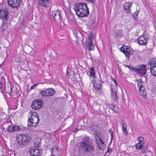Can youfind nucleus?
Wrapping results in <instances>:
<instances>
[{"label":"nucleus","mask_w":156,"mask_h":156,"mask_svg":"<svg viewBox=\"0 0 156 156\" xmlns=\"http://www.w3.org/2000/svg\"><path fill=\"white\" fill-rule=\"evenodd\" d=\"M41 140L39 138L35 139L34 140V146L35 147L38 148L40 145Z\"/></svg>","instance_id":"22"},{"label":"nucleus","mask_w":156,"mask_h":156,"mask_svg":"<svg viewBox=\"0 0 156 156\" xmlns=\"http://www.w3.org/2000/svg\"><path fill=\"white\" fill-rule=\"evenodd\" d=\"M112 151V149L111 148H108L107 150V152H110Z\"/></svg>","instance_id":"42"},{"label":"nucleus","mask_w":156,"mask_h":156,"mask_svg":"<svg viewBox=\"0 0 156 156\" xmlns=\"http://www.w3.org/2000/svg\"><path fill=\"white\" fill-rule=\"evenodd\" d=\"M112 88L114 90V89H115V88L116 89V87L114 86L113 85L111 86V91L112 92Z\"/></svg>","instance_id":"41"},{"label":"nucleus","mask_w":156,"mask_h":156,"mask_svg":"<svg viewBox=\"0 0 156 156\" xmlns=\"http://www.w3.org/2000/svg\"><path fill=\"white\" fill-rule=\"evenodd\" d=\"M52 154L54 156H57L59 154L58 149V147H53L51 149Z\"/></svg>","instance_id":"21"},{"label":"nucleus","mask_w":156,"mask_h":156,"mask_svg":"<svg viewBox=\"0 0 156 156\" xmlns=\"http://www.w3.org/2000/svg\"><path fill=\"white\" fill-rule=\"evenodd\" d=\"M109 107L111 109H113L114 108V105L112 104H111L109 106Z\"/></svg>","instance_id":"37"},{"label":"nucleus","mask_w":156,"mask_h":156,"mask_svg":"<svg viewBox=\"0 0 156 156\" xmlns=\"http://www.w3.org/2000/svg\"><path fill=\"white\" fill-rule=\"evenodd\" d=\"M49 2V0H40L38 1V3L40 6L46 8L49 6L48 4Z\"/></svg>","instance_id":"19"},{"label":"nucleus","mask_w":156,"mask_h":156,"mask_svg":"<svg viewBox=\"0 0 156 156\" xmlns=\"http://www.w3.org/2000/svg\"><path fill=\"white\" fill-rule=\"evenodd\" d=\"M132 3L131 2H126L124 4L123 6L125 11L127 13H130L131 9L130 8L132 7Z\"/></svg>","instance_id":"16"},{"label":"nucleus","mask_w":156,"mask_h":156,"mask_svg":"<svg viewBox=\"0 0 156 156\" xmlns=\"http://www.w3.org/2000/svg\"><path fill=\"white\" fill-rule=\"evenodd\" d=\"M52 15L55 20H56V19L55 18V17L57 18V19H58L60 17L59 13L55 11H52Z\"/></svg>","instance_id":"24"},{"label":"nucleus","mask_w":156,"mask_h":156,"mask_svg":"<svg viewBox=\"0 0 156 156\" xmlns=\"http://www.w3.org/2000/svg\"><path fill=\"white\" fill-rule=\"evenodd\" d=\"M119 49L120 51L125 55L128 59L129 58L130 55L133 54V50L128 46L125 45H123Z\"/></svg>","instance_id":"6"},{"label":"nucleus","mask_w":156,"mask_h":156,"mask_svg":"<svg viewBox=\"0 0 156 156\" xmlns=\"http://www.w3.org/2000/svg\"><path fill=\"white\" fill-rule=\"evenodd\" d=\"M73 34H74V36L76 37V36H77V34H76V31H73Z\"/></svg>","instance_id":"40"},{"label":"nucleus","mask_w":156,"mask_h":156,"mask_svg":"<svg viewBox=\"0 0 156 156\" xmlns=\"http://www.w3.org/2000/svg\"><path fill=\"white\" fill-rule=\"evenodd\" d=\"M16 139L18 144L20 146H22L27 144L31 138L28 135L19 134L17 136Z\"/></svg>","instance_id":"3"},{"label":"nucleus","mask_w":156,"mask_h":156,"mask_svg":"<svg viewBox=\"0 0 156 156\" xmlns=\"http://www.w3.org/2000/svg\"><path fill=\"white\" fill-rule=\"evenodd\" d=\"M90 73L91 76H93L94 75L95 73L93 67H91L90 68Z\"/></svg>","instance_id":"29"},{"label":"nucleus","mask_w":156,"mask_h":156,"mask_svg":"<svg viewBox=\"0 0 156 156\" xmlns=\"http://www.w3.org/2000/svg\"><path fill=\"white\" fill-rule=\"evenodd\" d=\"M148 69H150V72L152 75L156 76V61H152L149 62Z\"/></svg>","instance_id":"11"},{"label":"nucleus","mask_w":156,"mask_h":156,"mask_svg":"<svg viewBox=\"0 0 156 156\" xmlns=\"http://www.w3.org/2000/svg\"><path fill=\"white\" fill-rule=\"evenodd\" d=\"M80 143V148L86 153L92 151L94 149L92 144L89 142V138L88 136H86L83 138Z\"/></svg>","instance_id":"2"},{"label":"nucleus","mask_w":156,"mask_h":156,"mask_svg":"<svg viewBox=\"0 0 156 156\" xmlns=\"http://www.w3.org/2000/svg\"><path fill=\"white\" fill-rule=\"evenodd\" d=\"M30 115L31 117H38V114L35 112H30Z\"/></svg>","instance_id":"30"},{"label":"nucleus","mask_w":156,"mask_h":156,"mask_svg":"<svg viewBox=\"0 0 156 156\" xmlns=\"http://www.w3.org/2000/svg\"><path fill=\"white\" fill-rule=\"evenodd\" d=\"M37 118V122L39 120V118L38 117H37V118Z\"/></svg>","instance_id":"44"},{"label":"nucleus","mask_w":156,"mask_h":156,"mask_svg":"<svg viewBox=\"0 0 156 156\" xmlns=\"http://www.w3.org/2000/svg\"><path fill=\"white\" fill-rule=\"evenodd\" d=\"M94 81L93 82L94 88L96 90H98L100 89L101 87V78L100 75L99 78L94 76Z\"/></svg>","instance_id":"10"},{"label":"nucleus","mask_w":156,"mask_h":156,"mask_svg":"<svg viewBox=\"0 0 156 156\" xmlns=\"http://www.w3.org/2000/svg\"><path fill=\"white\" fill-rule=\"evenodd\" d=\"M4 25H3L1 27V30H3V31L5 30V29H6V27H4Z\"/></svg>","instance_id":"35"},{"label":"nucleus","mask_w":156,"mask_h":156,"mask_svg":"<svg viewBox=\"0 0 156 156\" xmlns=\"http://www.w3.org/2000/svg\"><path fill=\"white\" fill-rule=\"evenodd\" d=\"M121 124L122 125H123V124H126V123L123 120H122L121 121Z\"/></svg>","instance_id":"43"},{"label":"nucleus","mask_w":156,"mask_h":156,"mask_svg":"<svg viewBox=\"0 0 156 156\" xmlns=\"http://www.w3.org/2000/svg\"><path fill=\"white\" fill-rule=\"evenodd\" d=\"M88 37L90 41H87L86 43V45L87 47L88 48V50L89 51H91L94 49V45L91 41L94 38L93 34L92 33H90L88 35Z\"/></svg>","instance_id":"9"},{"label":"nucleus","mask_w":156,"mask_h":156,"mask_svg":"<svg viewBox=\"0 0 156 156\" xmlns=\"http://www.w3.org/2000/svg\"><path fill=\"white\" fill-rule=\"evenodd\" d=\"M77 128H76V129H75V130H74V131L75 132H76V131H77Z\"/></svg>","instance_id":"45"},{"label":"nucleus","mask_w":156,"mask_h":156,"mask_svg":"<svg viewBox=\"0 0 156 156\" xmlns=\"http://www.w3.org/2000/svg\"><path fill=\"white\" fill-rule=\"evenodd\" d=\"M55 94V91L52 88H48L40 92V94L43 97H51Z\"/></svg>","instance_id":"8"},{"label":"nucleus","mask_w":156,"mask_h":156,"mask_svg":"<svg viewBox=\"0 0 156 156\" xmlns=\"http://www.w3.org/2000/svg\"><path fill=\"white\" fill-rule=\"evenodd\" d=\"M139 11H137V10L135 12V13L134 14H136V16H137L138 14L139 13Z\"/></svg>","instance_id":"39"},{"label":"nucleus","mask_w":156,"mask_h":156,"mask_svg":"<svg viewBox=\"0 0 156 156\" xmlns=\"http://www.w3.org/2000/svg\"><path fill=\"white\" fill-rule=\"evenodd\" d=\"M88 1L89 2H91L92 3H94L95 2V0H86Z\"/></svg>","instance_id":"34"},{"label":"nucleus","mask_w":156,"mask_h":156,"mask_svg":"<svg viewBox=\"0 0 156 156\" xmlns=\"http://www.w3.org/2000/svg\"><path fill=\"white\" fill-rule=\"evenodd\" d=\"M137 139L139 141V143H138L144 144V139L143 137L139 136Z\"/></svg>","instance_id":"27"},{"label":"nucleus","mask_w":156,"mask_h":156,"mask_svg":"<svg viewBox=\"0 0 156 156\" xmlns=\"http://www.w3.org/2000/svg\"><path fill=\"white\" fill-rule=\"evenodd\" d=\"M138 87H139V90L140 95L143 97H144L147 94V92L144 90V87L142 85V81L141 80H138Z\"/></svg>","instance_id":"13"},{"label":"nucleus","mask_w":156,"mask_h":156,"mask_svg":"<svg viewBox=\"0 0 156 156\" xmlns=\"http://www.w3.org/2000/svg\"><path fill=\"white\" fill-rule=\"evenodd\" d=\"M66 73H67V75H69V74L68 73V71H67V70Z\"/></svg>","instance_id":"47"},{"label":"nucleus","mask_w":156,"mask_h":156,"mask_svg":"<svg viewBox=\"0 0 156 156\" xmlns=\"http://www.w3.org/2000/svg\"><path fill=\"white\" fill-rule=\"evenodd\" d=\"M128 67L130 70L134 71L140 74L144 75L145 77H147V75L146 74V66L144 65H141L138 67V68H134L132 67H130L129 66H126Z\"/></svg>","instance_id":"4"},{"label":"nucleus","mask_w":156,"mask_h":156,"mask_svg":"<svg viewBox=\"0 0 156 156\" xmlns=\"http://www.w3.org/2000/svg\"><path fill=\"white\" fill-rule=\"evenodd\" d=\"M29 124H28V125H31V124L32 126H33V124L34 123L35 124H36L37 123V122H34V119L33 118L31 117L30 118H29L28 120Z\"/></svg>","instance_id":"26"},{"label":"nucleus","mask_w":156,"mask_h":156,"mask_svg":"<svg viewBox=\"0 0 156 156\" xmlns=\"http://www.w3.org/2000/svg\"><path fill=\"white\" fill-rule=\"evenodd\" d=\"M111 79L113 81L114 83L115 84V86L117 87V85L116 80L114 78H111Z\"/></svg>","instance_id":"32"},{"label":"nucleus","mask_w":156,"mask_h":156,"mask_svg":"<svg viewBox=\"0 0 156 156\" xmlns=\"http://www.w3.org/2000/svg\"><path fill=\"white\" fill-rule=\"evenodd\" d=\"M149 38V35L148 34L144 33L139 37L137 40V42L140 45H145L147 43Z\"/></svg>","instance_id":"5"},{"label":"nucleus","mask_w":156,"mask_h":156,"mask_svg":"<svg viewBox=\"0 0 156 156\" xmlns=\"http://www.w3.org/2000/svg\"><path fill=\"white\" fill-rule=\"evenodd\" d=\"M5 125L8 126L7 130L9 132H12L14 131H18L20 130V128L18 126H14L12 124L10 120H9L8 122L5 123Z\"/></svg>","instance_id":"12"},{"label":"nucleus","mask_w":156,"mask_h":156,"mask_svg":"<svg viewBox=\"0 0 156 156\" xmlns=\"http://www.w3.org/2000/svg\"><path fill=\"white\" fill-rule=\"evenodd\" d=\"M0 17L3 20H6L9 18V13L5 9H2L0 10Z\"/></svg>","instance_id":"15"},{"label":"nucleus","mask_w":156,"mask_h":156,"mask_svg":"<svg viewBox=\"0 0 156 156\" xmlns=\"http://www.w3.org/2000/svg\"><path fill=\"white\" fill-rule=\"evenodd\" d=\"M3 85L2 81H0V89H1L2 88Z\"/></svg>","instance_id":"36"},{"label":"nucleus","mask_w":156,"mask_h":156,"mask_svg":"<svg viewBox=\"0 0 156 156\" xmlns=\"http://www.w3.org/2000/svg\"><path fill=\"white\" fill-rule=\"evenodd\" d=\"M30 153L32 156H37L39 155L40 151L39 149L31 148L30 150Z\"/></svg>","instance_id":"18"},{"label":"nucleus","mask_w":156,"mask_h":156,"mask_svg":"<svg viewBox=\"0 0 156 156\" xmlns=\"http://www.w3.org/2000/svg\"><path fill=\"white\" fill-rule=\"evenodd\" d=\"M37 85V84H35L32 87L30 88V90H32L34 87H36Z\"/></svg>","instance_id":"38"},{"label":"nucleus","mask_w":156,"mask_h":156,"mask_svg":"<svg viewBox=\"0 0 156 156\" xmlns=\"http://www.w3.org/2000/svg\"><path fill=\"white\" fill-rule=\"evenodd\" d=\"M154 91L155 92H156V86L155 87V88H154Z\"/></svg>","instance_id":"46"},{"label":"nucleus","mask_w":156,"mask_h":156,"mask_svg":"<svg viewBox=\"0 0 156 156\" xmlns=\"http://www.w3.org/2000/svg\"><path fill=\"white\" fill-rule=\"evenodd\" d=\"M20 0H8L9 5L13 8H17L20 6Z\"/></svg>","instance_id":"14"},{"label":"nucleus","mask_w":156,"mask_h":156,"mask_svg":"<svg viewBox=\"0 0 156 156\" xmlns=\"http://www.w3.org/2000/svg\"><path fill=\"white\" fill-rule=\"evenodd\" d=\"M144 144L138 143L136 145V147L137 149L140 150L143 148Z\"/></svg>","instance_id":"28"},{"label":"nucleus","mask_w":156,"mask_h":156,"mask_svg":"<svg viewBox=\"0 0 156 156\" xmlns=\"http://www.w3.org/2000/svg\"><path fill=\"white\" fill-rule=\"evenodd\" d=\"M5 90L6 92L9 94H10L12 92L11 84L9 82L5 83Z\"/></svg>","instance_id":"17"},{"label":"nucleus","mask_w":156,"mask_h":156,"mask_svg":"<svg viewBox=\"0 0 156 156\" xmlns=\"http://www.w3.org/2000/svg\"><path fill=\"white\" fill-rule=\"evenodd\" d=\"M122 32V30H118L115 33V34L117 37H120Z\"/></svg>","instance_id":"31"},{"label":"nucleus","mask_w":156,"mask_h":156,"mask_svg":"<svg viewBox=\"0 0 156 156\" xmlns=\"http://www.w3.org/2000/svg\"><path fill=\"white\" fill-rule=\"evenodd\" d=\"M73 9L77 16L80 17L87 16L89 14V11L87 4L80 2L76 4Z\"/></svg>","instance_id":"1"},{"label":"nucleus","mask_w":156,"mask_h":156,"mask_svg":"<svg viewBox=\"0 0 156 156\" xmlns=\"http://www.w3.org/2000/svg\"><path fill=\"white\" fill-rule=\"evenodd\" d=\"M43 103L41 100H36L32 102L31 107L34 110L40 109L43 106Z\"/></svg>","instance_id":"7"},{"label":"nucleus","mask_w":156,"mask_h":156,"mask_svg":"<svg viewBox=\"0 0 156 156\" xmlns=\"http://www.w3.org/2000/svg\"><path fill=\"white\" fill-rule=\"evenodd\" d=\"M116 89L115 88L113 90L112 88V99L116 101L117 99V94L116 92Z\"/></svg>","instance_id":"20"},{"label":"nucleus","mask_w":156,"mask_h":156,"mask_svg":"<svg viewBox=\"0 0 156 156\" xmlns=\"http://www.w3.org/2000/svg\"><path fill=\"white\" fill-rule=\"evenodd\" d=\"M122 126V130L124 134L125 135H127L128 134L127 131L126 130L127 125L126 124H123Z\"/></svg>","instance_id":"25"},{"label":"nucleus","mask_w":156,"mask_h":156,"mask_svg":"<svg viewBox=\"0 0 156 156\" xmlns=\"http://www.w3.org/2000/svg\"><path fill=\"white\" fill-rule=\"evenodd\" d=\"M99 141V142H97V144L98 147L99 148V149H101V145H102L103 144H104V142L99 137L98 139H97V140L96 141L98 142Z\"/></svg>","instance_id":"23"},{"label":"nucleus","mask_w":156,"mask_h":156,"mask_svg":"<svg viewBox=\"0 0 156 156\" xmlns=\"http://www.w3.org/2000/svg\"><path fill=\"white\" fill-rule=\"evenodd\" d=\"M109 132L111 135V138H112L113 137V133L111 129H110L109 130Z\"/></svg>","instance_id":"33"}]
</instances>
